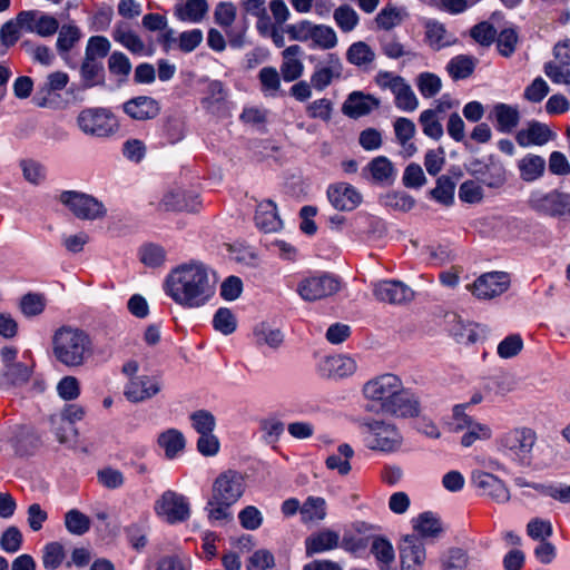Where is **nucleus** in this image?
<instances>
[{
	"label": "nucleus",
	"mask_w": 570,
	"mask_h": 570,
	"mask_svg": "<svg viewBox=\"0 0 570 570\" xmlns=\"http://www.w3.org/2000/svg\"><path fill=\"white\" fill-rule=\"evenodd\" d=\"M166 294L185 308L205 306L215 295L216 282L208 267L200 262L181 264L165 281Z\"/></svg>",
	"instance_id": "f257e3e1"
},
{
	"label": "nucleus",
	"mask_w": 570,
	"mask_h": 570,
	"mask_svg": "<svg viewBox=\"0 0 570 570\" xmlns=\"http://www.w3.org/2000/svg\"><path fill=\"white\" fill-rule=\"evenodd\" d=\"M363 395L370 402L366 406L368 411L396 417H414L421 411L419 397L404 389L401 379L392 373L367 381L363 386Z\"/></svg>",
	"instance_id": "f03ea898"
},
{
	"label": "nucleus",
	"mask_w": 570,
	"mask_h": 570,
	"mask_svg": "<svg viewBox=\"0 0 570 570\" xmlns=\"http://www.w3.org/2000/svg\"><path fill=\"white\" fill-rule=\"evenodd\" d=\"M53 360L68 370L86 367L95 355L90 334L73 325H61L51 336Z\"/></svg>",
	"instance_id": "7ed1b4c3"
},
{
	"label": "nucleus",
	"mask_w": 570,
	"mask_h": 570,
	"mask_svg": "<svg viewBox=\"0 0 570 570\" xmlns=\"http://www.w3.org/2000/svg\"><path fill=\"white\" fill-rule=\"evenodd\" d=\"M245 482L243 475L235 470L220 473L212 487V495L207 501L206 511L210 521L228 522L233 519L230 508L243 495Z\"/></svg>",
	"instance_id": "20e7f679"
},
{
	"label": "nucleus",
	"mask_w": 570,
	"mask_h": 570,
	"mask_svg": "<svg viewBox=\"0 0 570 570\" xmlns=\"http://www.w3.org/2000/svg\"><path fill=\"white\" fill-rule=\"evenodd\" d=\"M538 436L534 430L527 426L512 429L499 439L500 450L520 465L529 466L532 451Z\"/></svg>",
	"instance_id": "39448f33"
},
{
	"label": "nucleus",
	"mask_w": 570,
	"mask_h": 570,
	"mask_svg": "<svg viewBox=\"0 0 570 570\" xmlns=\"http://www.w3.org/2000/svg\"><path fill=\"white\" fill-rule=\"evenodd\" d=\"M361 428L365 434V444L370 450L394 452L402 445V434L393 423L383 420H366L361 423Z\"/></svg>",
	"instance_id": "423d86ee"
},
{
	"label": "nucleus",
	"mask_w": 570,
	"mask_h": 570,
	"mask_svg": "<svg viewBox=\"0 0 570 570\" xmlns=\"http://www.w3.org/2000/svg\"><path fill=\"white\" fill-rule=\"evenodd\" d=\"M59 199L79 219L95 220L104 218L107 214L105 205L88 194L66 190L61 193Z\"/></svg>",
	"instance_id": "0eeeda50"
},
{
	"label": "nucleus",
	"mask_w": 570,
	"mask_h": 570,
	"mask_svg": "<svg viewBox=\"0 0 570 570\" xmlns=\"http://www.w3.org/2000/svg\"><path fill=\"white\" fill-rule=\"evenodd\" d=\"M81 131L97 137H107L117 129L114 115L105 108H88L82 110L77 118Z\"/></svg>",
	"instance_id": "6e6552de"
},
{
	"label": "nucleus",
	"mask_w": 570,
	"mask_h": 570,
	"mask_svg": "<svg viewBox=\"0 0 570 570\" xmlns=\"http://www.w3.org/2000/svg\"><path fill=\"white\" fill-rule=\"evenodd\" d=\"M155 512L166 522L175 524L189 519L190 505L185 495L167 490L156 500Z\"/></svg>",
	"instance_id": "1a4fd4ad"
},
{
	"label": "nucleus",
	"mask_w": 570,
	"mask_h": 570,
	"mask_svg": "<svg viewBox=\"0 0 570 570\" xmlns=\"http://www.w3.org/2000/svg\"><path fill=\"white\" fill-rule=\"evenodd\" d=\"M529 205L538 213L551 216H570V194L552 190L548 194H532Z\"/></svg>",
	"instance_id": "9d476101"
},
{
	"label": "nucleus",
	"mask_w": 570,
	"mask_h": 570,
	"mask_svg": "<svg viewBox=\"0 0 570 570\" xmlns=\"http://www.w3.org/2000/svg\"><path fill=\"white\" fill-rule=\"evenodd\" d=\"M510 285L508 274L502 272L485 273L466 286L478 299H491L503 294Z\"/></svg>",
	"instance_id": "9b49d317"
},
{
	"label": "nucleus",
	"mask_w": 570,
	"mask_h": 570,
	"mask_svg": "<svg viewBox=\"0 0 570 570\" xmlns=\"http://www.w3.org/2000/svg\"><path fill=\"white\" fill-rule=\"evenodd\" d=\"M19 21L23 31L48 38L57 33L59 21L48 13L39 10H24L19 12Z\"/></svg>",
	"instance_id": "f8f14e48"
},
{
	"label": "nucleus",
	"mask_w": 570,
	"mask_h": 570,
	"mask_svg": "<svg viewBox=\"0 0 570 570\" xmlns=\"http://www.w3.org/2000/svg\"><path fill=\"white\" fill-rule=\"evenodd\" d=\"M471 481L482 495L490 498L497 503L502 504L510 500L511 495L508 487L501 479L492 473L474 471Z\"/></svg>",
	"instance_id": "ddd939ff"
},
{
	"label": "nucleus",
	"mask_w": 570,
	"mask_h": 570,
	"mask_svg": "<svg viewBox=\"0 0 570 570\" xmlns=\"http://www.w3.org/2000/svg\"><path fill=\"white\" fill-rule=\"evenodd\" d=\"M373 294L380 302L389 304H405L414 298L411 287L400 281H382L374 285Z\"/></svg>",
	"instance_id": "4468645a"
},
{
	"label": "nucleus",
	"mask_w": 570,
	"mask_h": 570,
	"mask_svg": "<svg viewBox=\"0 0 570 570\" xmlns=\"http://www.w3.org/2000/svg\"><path fill=\"white\" fill-rule=\"evenodd\" d=\"M401 570H421L425 560L424 544L416 535H405L400 543Z\"/></svg>",
	"instance_id": "2eb2a0df"
},
{
	"label": "nucleus",
	"mask_w": 570,
	"mask_h": 570,
	"mask_svg": "<svg viewBox=\"0 0 570 570\" xmlns=\"http://www.w3.org/2000/svg\"><path fill=\"white\" fill-rule=\"evenodd\" d=\"M161 390V382L157 376L139 375L129 380L125 389V396L130 402H142Z\"/></svg>",
	"instance_id": "dca6fc26"
},
{
	"label": "nucleus",
	"mask_w": 570,
	"mask_h": 570,
	"mask_svg": "<svg viewBox=\"0 0 570 570\" xmlns=\"http://www.w3.org/2000/svg\"><path fill=\"white\" fill-rule=\"evenodd\" d=\"M327 198L338 210H353L363 200L362 194L347 183L331 185L327 189Z\"/></svg>",
	"instance_id": "f3484780"
},
{
	"label": "nucleus",
	"mask_w": 570,
	"mask_h": 570,
	"mask_svg": "<svg viewBox=\"0 0 570 570\" xmlns=\"http://www.w3.org/2000/svg\"><path fill=\"white\" fill-rule=\"evenodd\" d=\"M122 110L131 119L144 121L159 115L160 104L153 97L138 96L126 101L122 105Z\"/></svg>",
	"instance_id": "a211bd4d"
},
{
	"label": "nucleus",
	"mask_w": 570,
	"mask_h": 570,
	"mask_svg": "<svg viewBox=\"0 0 570 570\" xmlns=\"http://www.w3.org/2000/svg\"><path fill=\"white\" fill-rule=\"evenodd\" d=\"M556 134L549 128L548 125L532 120L525 128L519 130L515 135V140L521 147L529 146H543L550 140H553Z\"/></svg>",
	"instance_id": "6ab92c4d"
},
{
	"label": "nucleus",
	"mask_w": 570,
	"mask_h": 570,
	"mask_svg": "<svg viewBox=\"0 0 570 570\" xmlns=\"http://www.w3.org/2000/svg\"><path fill=\"white\" fill-rule=\"evenodd\" d=\"M520 118L518 106L503 102L495 104L489 114V119L495 122V128L500 132H512L518 127Z\"/></svg>",
	"instance_id": "aec40b11"
},
{
	"label": "nucleus",
	"mask_w": 570,
	"mask_h": 570,
	"mask_svg": "<svg viewBox=\"0 0 570 570\" xmlns=\"http://www.w3.org/2000/svg\"><path fill=\"white\" fill-rule=\"evenodd\" d=\"M159 206L167 212L186 210L195 213L198 210L200 202L197 195L186 193L185 190L178 188L166 193Z\"/></svg>",
	"instance_id": "412c9836"
},
{
	"label": "nucleus",
	"mask_w": 570,
	"mask_h": 570,
	"mask_svg": "<svg viewBox=\"0 0 570 570\" xmlns=\"http://www.w3.org/2000/svg\"><path fill=\"white\" fill-rule=\"evenodd\" d=\"M112 38L134 55H151L142 39L124 21L116 23L112 30Z\"/></svg>",
	"instance_id": "4be33fe9"
},
{
	"label": "nucleus",
	"mask_w": 570,
	"mask_h": 570,
	"mask_svg": "<svg viewBox=\"0 0 570 570\" xmlns=\"http://www.w3.org/2000/svg\"><path fill=\"white\" fill-rule=\"evenodd\" d=\"M254 219L257 228L264 233H275L283 227L276 204L269 199L257 205Z\"/></svg>",
	"instance_id": "5701e85b"
},
{
	"label": "nucleus",
	"mask_w": 570,
	"mask_h": 570,
	"mask_svg": "<svg viewBox=\"0 0 570 570\" xmlns=\"http://www.w3.org/2000/svg\"><path fill=\"white\" fill-rule=\"evenodd\" d=\"M380 100L371 95L352 92L343 105V112L351 118H358L379 108Z\"/></svg>",
	"instance_id": "b1692460"
},
{
	"label": "nucleus",
	"mask_w": 570,
	"mask_h": 570,
	"mask_svg": "<svg viewBox=\"0 0 570 570\" xmlns=\"http://www.w3.org/2000/svg\"><path fill=\"white\" fill-rule=\"evenodd\" d=\"M364 173H367L368 178L379 185H391L396 176L393 163L385 156L373 158L364 168Z\"/></svg>",
	"instance_id": "393cba45"
},
{
	"label": "nucleus",
	"mask_w": 570,
	"mask_h": 570,
	"mask_svg": "<svg viewBox=\"0 0 570 570\" xmlns=\"http://www.w3.org/2000/svg\"><path fill=\"white\" fill-rule=\"evenodd\" d=\"M208 10L207 0H186L175 6L174 16L183 22L199 23L207 16Z\"/></svg>",
	"instance_id": "a878e982"
},
{
	"label": "nucleus",
	"mask_w": 570,
	"mask_h": 570,
	"mask_svg": "<svg viewBox=\"0 0 570 570\" xmlns=\"http://www.w3.org/2000/svg\"><path fill=\"white\" fill-rule=\"evenodd\" d=\"M354 456V450L347 443L340 444L335 452L327 455L325 465L327 470L337 473L340 476H346L352 471L351 460Z\"/></svg>",
	"instance_id": "bb28decb"
},
{
	"label": "nucleus",
	"mask_w": 570,
	"mask_h": 570,
	"mask_svg": "<svg viewBox=\"0 0 570 570\" xmlns=\"http://www.w3.org/2000/svg\"><path fill=\"white\" fill-rule=\"evenodd\" d=\"M302 48L297 45L287 47L282 56L283 62L281 66V73L285 81H294L303 73V63L299 60Z\"/></svg>",
	"instance_id": "cd10ccee"
},
{
	"label": "nucleus",
	"mask_w": 570,
	"mask_h": 570,
	"mask_svg": "<svg viewBox=\"0 0 570 570\" xmlns=\"http://www.w3.org/2000/svg\"><path fill=\"white\" fill-rule=\"evenodd\" d=\"M355 370V362L351 357L344 355L327 357L323 364V373H325L328 379L333 380L350 376Z\"/></svg>",
	"instance_id": "c85d7f7f"
},
{
	"label": "nucleus",
	"mask_w": 570,
	"mask_h": 570,
	"mask_svg": "<svg viewBox=\"0 0 570 570\" xmlns=\"http://www.w3.org/2000/svg\"><path fill=\"white\" fill-rule=\"evenodd\" d=\"M31 375V368L22 362L2 367L0 373V386L9 389L27 383Z\"/></svg>",
	"instance_id": "c756f323"
},
{
	"label": "nucleus",
	"mask_w": 570,
	"mask_h": 570,
	"mask_svg": "<svg viewBox=\"0 0 570 570\" xmlns=\"http://www.w3.org/2000/svg\"><path fill=\"white\" fill-rule=\"evenodd\" d=\"M157 443L164 449L165 456L171 460L184 451L186 439L179 430L168 429L158 435Z\"/></svg>",
	"instance_id": "7c9ffc66"
},
{
	"label": "nucleus",
	"mask_w": 570,
	"mask_h": 570,
	"mask_svg": "<svg viewBox=\"0 0 570 570\" xmlns=\"http://www.w3.org/2000/svg\"><path fill=\"white\" fill-rule=\"evenodd\" d=\"M253 337L257 346L266 345L271 348H278L284 341V334L279 328L273 327L267 322H261L253 330Z\"/></svg>",
	"instance_id": "2f4dec72"
},
{
	"label": "nucleus",
	"mask_w": 570,
	"mask_h": 570,
	"mask_svg": "<svg viewBox=\"0 0 570 570\" xmlns=\"http://www.w3.org/2000/svg\"><path fill=\"white\" fill-rule=\"evenodd\" d=\"M520 177L524 181L539 179L546 170V160L539 155L529 154L518 161Z\"/></svg>",
	"instance_id": "473e14b6"
},
{
	"label": "nucleus",
	"mask_w": 570,
	"mask_h": 570,
	"mask_svg": "<svg viewBox=\"0 0 570 570\" xmlns=\"http://www.w3.org/2000/svg\"><path fill=\"white\" fill-rule=\"evenodd\" d=\"M56 49L60 56L67 55L81 39V30L75 23H65L58 29Z\"/></svg>",
	"instance_id": "72a5a7b5"
},
{
	"label": "nucleus",
	"mask_w": 570,
	"mask_h": 570,
	"mask_svg": "<svg viewBox=\"0 0 570 570\" xmlns=\"http://www.w3.org/2000/svg\"><path fill=\"white\" fill-rule=\"evenodd\" d=\"M476 63L478 59L474 57L459 55L449 61L446 70L455 80L465 79L473 73Z\"/></svg>",
	"instance_id": "f704fd0d"
},
{
	"label": "nucleus",
	"mask_w": 570,
	"mask_h": 570,
	"mask_svg": "<svg viewBox=\"0 0 570 570\" xmlns=\"http://www.w3.org/2000/svg\"><path fill=\"white\" fill-rule=\"evenodd\" d=\"M285 31L292 40L305 41L312 39L315 43L321 42V27L312 24L309 21H301L295 24H288Z\"/></svg>",
	"instance_id": "c9c22d12"
},
{
	"label": "nucleus",
	"mask_w": 570,
	"mask_h": 570,
	"mask_svg": "<svg viewBox=\"0 0 570 570\" xmlns=\"http://www.w3.org/2000/svg\"><path fill=\"white\" fill-rule=\"evenodd\" d=\"M90 525L89 517L78 509H71L65 514V527L73 535H83L89 531Z\"/></svg>",
	"instance_id": "e433bc0d"
},
{
	"label": "nucleus",
	"mask_w": 570,
	"mask_h": 570,
	"mask_svg": "<svg viewBox=\"0 0 570 570\" xmlns=\"http://www.w3.org/2000/svg\"><path fill=\"white\" fill-rule=\"evenodd\" d=\"M346 58L355 66L365 67L375 60V52L367 43L358 41L348 48Z\"/></svg>",
	"instance_id": "4c0bfd02"
},
{
	"label": "nucleus",
	"mask_w": 570,
	"mask_h": 570,
	"mask_svg": "<svg viewBox=\"0 0 570 570\" xmlns=\"http://www.w3.org/2000/svg\"><path fill=\"white\" fill-rule=\"evenodd\" d=\"M425 40L435 50L450 45L444 26L438 21H428L425 23Z\"/></svg>",
	"instance_id": "58836bf2"
},
{
	"label": "nucleus",
	"mask_w": 570,
	"mask_h": 570,
	"mask_svg": "<svg viewBox=\"0 0 570 570\" xmlns=\"http://www.w3.org/2000/svg\"><path fill=\"white\" fill-rule=\"evenodd\" d=\"M213 326L223 335H230L237 328V320L229 308L220 307L214 314Z\"/></svg>",
	"instance_id": "ea45409f"
},
{
	"label": "nucleus",
	"mask_w": 570,
	"mask_h": 570,
	"mask_svg": "<svg viewBox=\"0 0 570 570\" xmlns=\"http://www.w3.org/2000/svg\"><path fill=\"white\" fill-rule=\"evenodd\" d=\"M454 181L450 177L443 175L438 178L436 186L431 190V195L436 202L449 206L454 200Z\"/></svg>",
	"instance_id": "a19ab883"
},
{
	"label": "nucleus",
	"mask_w": 570,
	"mask_h": 570,
	"mask_svg": "<svg viewBox=\"0 0 570 570\" xmlns=\"http://www.w3.org/2000/svg\"><path fill=\"white\" fill-rule=\"evenodd\" d=\"M46 308V297L38 293H28L20 299L21 313L27 317L40 315Z\"/></svg>",
	"instance_id": "79ce46f5"
},
{
	"label": "nucleus",
	"mask_w": 570,
	"mask_h": 570,
	"mask_svg": "<svg viewBox=\"0 0 570 570\" xmlns=\"http://www.w3.org/2000/svg\"><path fill=\"white\" fill-rule=\"evenodd\" d=\"M393 95L395 97V106L403 111H414L419 106L414 91L405 80Z\"/></svg>",
	"instance_id": "37998d69"
},
{
	"label": "nucleus",
	"mask_w": 570,
	"mask_h": 570,
	"mask_svg": "<svg viewBox=\"0 0 570 570\" xmlns=\"http://www.w3.org/2000/svg\"><path fill=\"white\" fill-rule=\"evenodd\" d=\"M416 86L424 98H432L440 92L442 81L435 73L422 72L416 78Z\"/></svg>",
	"instance_id": "c03bdc74"
},
{
	"label": "nucleus",
	"mask_w": 570,
	"mask_h": 570,
	"mask_svg": "<svg viewBox=\"0 0 570 570\" xmlns=\"http://www.w3.org/2000/svg\"><path fill=\"white\" fill-rule=\"evenodd\" d=\"M189 419L198 434L212 433L216 428V417L207 410H197L190 414Z\"/></svg>",
	"instance_id": "a18cd8bd"
},
{
	"label": "nucleus",
	"mask_w": 570,
	"mask_h": 570,
	"mask_svg": "<svg viewBox=\"0 0 570 570\" xmlns=\"http://www.w3.org/2000/svg\"><path fill=\"white\" fill-rule=\"evenodd\" d=\"M23 178L32 184L39 185L46 179V168L42 164L33 159H22L19 164Z\"/></svg>",
	"instance_id": "49530a36"
},
{
	"label": "nucleus",
	"mask_w": 570,
	"mask_h": 570,
	"mask_svg": "<svg viewBox=\"0 0 570 570\" xmlns=\"http://www.w3.org/2000/svg\"><path fill=\"white\" fill-rule=\"evenodd\" d=\"M65 559V550L61 543L50 542L43 548L42 564L48 570L58 569Z\"/></svg>",
	"instance_id": "de8ad7c7"
},
{
	"label": "nucleus",
	"mask_w": 570,
	"mask_h": 570,
	"mask_svg": "<svg viewBox=\"0 0 570 570\" xmlns=\"http://www.w3.org/2000/svg\"><path fill=\"white\" fill-rule=\"evenodd\" d=\"M419 122L424 135L434 140H440L442 138L443 127L441 120L436 118L433 112L423 110L420 114Z\"/></svg>",
	"instance_id": "09e8293b"
},
{
	"label": "nucleus",
	"mask_w": 570,
	"mask_h": 570,
	"mask_svg": "<svg viewBox=\"0 0 570 570\" xmlns=\"http://www.w3.org/2000/svg\"><path fill=\"white\" fill-rule=\"evenodd\" d=\"M80 71L86 87L100 83L104 69L99 61L85 57Z\"/></svg>",
	"instance_id": "8fccbe9b"
},
{
	"label": "nucleus",
	"mask_w": 570,
	"mask_h": 570,
	"mask_svg": "<svg viewBox=\"0 0 570 570\" xmlns=\"http://www.w3.org/2000/svg\"><path fill=\"white\" fill-rule=\"evenodd\" d=\"M53 433L61 444L71 445L76 442L77 430L70 422L56 421V415L50 416Z\"/></svg>",
	"instance_id": "3c124183"
},
{
	"label": "nucleus",
	"mask_w": 570,
	"mask_h": 570,
	"mask_svg": "<svg viewBox=\"0 0 570 570\" xmlns=\"http://www.w3.org/2000/svg\"><path fill=\"white\" fill-rule=\"evenodd\" d=\"M237 9L230 1H220L214 11L215 22L224 29L230 28L236 20Z\"/></svg>",
	"instance_id": "603ef678"
},
{
	"label": "nucleus",
	"mask_w": 570,
	"mask_h": 570,
	"mask_svg": "<svg viewBox=\"0 0 570 570\" xmlns=\"http://www.w3.org/2000/svg\"><path fill=\"white\" fill-rule=\"evenodd\" d=\"M140 261L149 267H158L164 264L166 259L165 249L156 244L144 245L140 250Z\"/></svg>",
	"instance_id": "864d4df0"
},
{
	"label": "nucleus",
	"mask_w": 570,
	"mask_h": 570,
	"mask_svg": "<svg viewBox=\"0 0 570 570\" xmlns=\"http://www.w3.org/2000/svg\"><path fill=\"white\" fill-rule=\"evenodd\" d=\"M258 79L262 83V89L269 96H275L281 87L279 73L274 67H264L259 70Z\"/></svg>",
	"instance_id": "5fc2aeb1"
},
{
	"label": "nucleus",
	"mask_w": 570,
	"mask_h": 570,
	"mask_svg": "<svg viewBox=\"0 0 570 570\" xmlns=\"http://www.w3.org/2000/svg\"><path fill=\"white\" fill-rule=\"evenodd\" d=\"M297 293L304 301L308 302L321 298V277L308 276L303 278L297 286Z\"/></svg>",
	"instance_id": "6e6d98bb"
},
{
	"label": "nucleus",
	"mask_w": 570,
	"mask_h": 570,
	"mask_svg": "<svg viewBox=\"0 0 570 570\" xmlns=\"http://www.w3.org/2000/svg\"><path fill=\"white\" fill-rule=\"evenodd\" d=\"M553 533L552 524L549 520L534 518L527 524V534L537 541L549 539Z\"/></svg>",
	"instance_id": "4d7b16f0"
},
{
	"label": "nucleus",
	"mask_w": 570,
	"mask_h": 570,
	"mask_svg": "<svg viewBox=\"0 0 570 570\" xmlns=\"http://www.w3.org/2000/svg\"><path fill=\"white\" fill-rule=\"evenodd\" d=\"M495 38L498 50L503 57H510L515 51L519 39L515 29H503Z\"/></svg>",
	"instance_id": "13d9d810"
},
{
	"label": "nucleus",
	"mask_w": 570,
	"mask_h": 570,
	"mask_svg": "<svg viewBox=\"0 0 570 570\" xmlns=\"http://www.w3.org/2000/svg\"><path fill=\"white\" fill-rule=\"evenodd\" d=\"M301 520L304 524L311 525L321 519V499L308 497L301 505Z\"/></svg>",
	"instance_id": "bf43d9fd"
},
{
	"label": "nucleus",
	"mask_w": 570,
	"mask_h": 570,
	"mask_svg": "<svg viewBox=\"0 0 570 570\" xmlns=\"http://www.w3.org/2000/svg\"><path fill=\"white\" fill-rule=\"evenodd\" d=\"M466 432L462 435L461 444L463 446H471L478 440H489L492 435L490 426L473 422L469 425Z\"/></svg>",
	"instance_id": "052dcab7"
},
{
	"label": "nucleus",
	"mask_w": 570,
	"mask_h": 570,
	"mask_svg": "<svg viewBox=\"0 0 570 570\" xmlns=\"http://www.w3.org/2000/svg\"><path fill=\"white\" fill-rule=\"evenodd\" d=\"M22 540L21 531L17 527L11 525L3 531L0 538V547L8 553H14L20 550Z\"/></svg>",
	"instance_id": "680f3d73"
},
{
	"label": "nucleus",
	"mask_w": 570,
	"mask_h": 570,
	"mask_svg": "<svg viewBox=\"0 0 570 570\" xmlns=\"http://www.w3.org/2000/svg\"><path fill=\"white\" fill-rule=\"evenodd\" d=\"M21 47L24 49V51L37 62L43 65V66H50L52 61L55 60V55L48 48L43 45H33L30 41H23L21 43Z\"/></svg>",
	"instance_id": "e2e57ef3"
},
{
	"label": "nucleus",
	"mask_w": 570,
	"mask_h": 570,
	"mask_svg": "<svg viewBox=\"0 0 570 570\" xmlns=\"http://www.w3.org/2000/svg\"><path fill=\"white\" fill-rule=\"evenodd\" d=\"M334 19L344 32L352 31L358 22L357 13L348 6L338 7L334 12Z\"/></svg>",
	"instance_id": "0e129e2a"
},
{
	"label": "nucleus",
	"mask_w": 570,
	"mask_h": 570,
	"mask_svg": "<svg viewBox=\"0 0 570 570\" xmlns=\"http://www.w3.org/2000/svg\"><path fill=\"white\" fill-rule=\"evenodd\" d=\"M414 529L422 537H434L441 531V524L431 513H422L415 521Z\"/></svg>",
	"instance_id": "69168bd1"
},
{
	"label": "nucleus",
	"mask_w": 570,
	"mask_h": 570,
	"mask_svg": "<svg viewBox=\"0 0 570 570\" xmlns=\"http://www.w3.org/2000/svg\"><path fill=\"white\" fill-rule=\"evenodd\" d=\"M523 348V341L519 334H511L507 336L498 345V355L502 358H511L518 355Z\"/></svg>",
	"instance_id": "338daca9"
},
{
	"label": "nucleus",
	"mask_w": 570,
	"mask_h": 570,
	"mask_svg": "<svg viewBox=\"0 0 570 570\" xmlns=\"http://www.w3.org/2000/svg\"><path fill=\"white\" fill-rule=\"evenodd\" d=\"M393 127L396 140L401 146H406V142L414 137L416 131L415 124L405 117L397 118Z\"/></svg>",
	"instance_id": "774afa93"
}]
</instances>
